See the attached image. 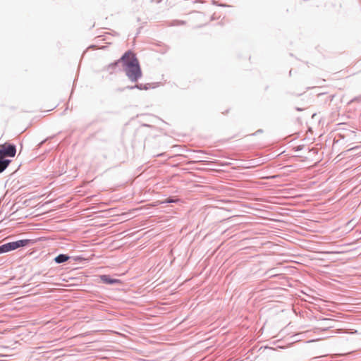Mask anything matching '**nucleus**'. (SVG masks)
<instances>
[{
    "label": "nucleus",
    "instance_id": "nucleus-17",
    "mask_svg": "<svg viewBox=\"0 0 361 361\" xmlns=\"http://www.w3.org/2000/svg\"><path fill=\"white\" fill-rule=\"evenodd\" d=\"M262 132H263V130L262 129H259L255 133H253V135H257V134L261 133Z\"/></svg>",
    "mask_w": 361,
    "mask_h": 361
},
{
    "label": "nucleus",
    "instance_id": "nucleus-15",
    "mask_svg": "<svg viewBox=\"0 0 361 361\" xmlns=\"http://www.w3.org/2000/svg\"><path fill=\"white\" fill-rule=\"evenodd\" d=\"M144 86H145V87H146V88H144V90H147L151 87V84L147 83V84H145Z\"/></svg>",
    "mask_w": 361,
    "mask_h": 361
},
{
    "label": "nucleus",
    "instance_id": "nucleus-13",
    "mask_svg": "<svg viewBox=\"0 0 361 361\" xmlns=\"http://www.w3.org/2000/svg\"><path fill=\"white\" fill-rule=\"evenodd\" d=\"M361 102V94L359 95V96H357V97H355L354 98H353L349 102L348 104H351L353 102Z\"/></svg>",
    "mask_w": 361,
    "mask_h": 361
},
{
    "label": "nucleus",
    "instance_id": "nucleus-3",
    "mask_svg": "<svg viewBox=\"0 0 361 361\" xmlns=\"http://www.w3.org/2000/svg\"><path fill=\"white\" fill-rule=\"evenodd\" d=\"M31 243H32V240L23 239V240L13 241V242L6 243V245L8 251L10 252V251L16 250L20 247L28 246Z\"/></svg>",
    "mask_w": 361,
    "mask_h": 361
},
{
    "label": "nucleus",
    "instance_id": "nucleus-4",
    "mask_svg": "<svg viewBox=\"0 0 361 361\" xmlns=\"http://www.w3.org/2000/svg\"><path fill=\"white\" fill-rule=\"evenodd\" d=\"M101 281L105 284L109 285H116V284H121V281L118 279H113L111 277L110 275L107 274H102L99 276Z\"/></svg>",
    "mask_w": 361,
    "mask_h": 361
},
{
    "label": "nucleus",
    "instance_id": "nucleus-11",
    "mask_svg": "<svg viewBox=\"0 0 361 361\" xmlns=\"http://www.w3.org/2000/svg\"><path fill=\"white\" fill-rule=\"evenodd\" d=\"M126 88L128 89H130V90H132V89H134V88H137V89H139L140 90H144V88H146L145 86H144L143 84H137L134 86H128Z\"/></svg>",
    "mask_w": 361,
    "mask_h": 361
},
{
    "label": "nucleus",
    "instance_id": "nucleus-20",
    "mask_svg": "<svg viewBox=\"0 0 361 361\" xmlns=\"http://www.w3.org/2000/svg\"><path fill=\"white\" fill-rule=\"evenodd\" d=\"M39 274H40V273H39H39H37V274H35L33 275L32 278H35V277H36V276L39 275Z\"/></svg>",
    "mask_w": 361,
    "mask_h": 361
},
{
    "label": "nucleus",
    "instance_id": "nucleus-6",
    "mask_svg": "<svg viewBox=\"0 0 361 361\" xmlns=\"http://www.w3.org/2000/svg\"><path fill=\"white\" fill-rule=\"evenodd\" d=\"M70 256L66 254H59L54 259L56 264H62L67 262L70 259Z\"/></svg>",
    "mask_w": 361,
    "mask_h": 361
},
{
    "label": "nucleus",
    "instance_id": "nucleus-10",
    "mask_svg": "<svg viewBox=\"0 0 361 361\" xmlns=\"http://www.w3.org/2000/svg\"><path fill=\"white\" fill-rule=\"evenodd\" d=\"M53 277V276L49 275V274L47 272L42 276V282L43 283H50L51 279Z\"/></svg>",
    "mask_w": 361,
    "mask_h": 361
},
{
    "label": "nucleus",
    "instance_id": "nucleus-14",
    "mask_svg": "<svg viewBox=\"0 0 361 361\" xmlns=\"http://www.w3.org/2000/svg\"><path fill=\"white\" fill-rule=\"evenodd\" d=\"M309 152L312 153L313 154H317L318 153V149L312 147L309 149Z\"/></svg>",
    "mask_w": 361,
    "mask_h": 361
},
{
    "label": "nucleus",
    "instance_id": "nucleus-22",
    "mask_svg": "<svg viewBox=\"0 0 361 361\" xmlns=\"http://www.w3.org/2000/svg\"><path fill=\"white\" fill-rule=\"evenodd\" d=\"M290 75L292 74V71L290 70V72H289Z\"/></svg>",
    "mask_w": 361,
    "mask_h": 361
},
{
    "label": "nucleus",
    "instance_id": "nucleus-18",
    "mask_svg": "<svg viewBox=\"0 0 361 361\" xmlns=\"http://www.w3.org/2000/svg\"><path fill=\"white\" fill-rule=\"evenodd\" d=\"M45 141H46L45 140H43V141H42V142L38 145L39 147H41V146H42V145L45 142Z\"/></svg>",
    "mask_w": 361,
    "mask_h": 361
},
{
    "label": "nucleus",
    "instance_id": "nucleus-21",
    "mask_svg": "<svg viewBox=\"0 0 361 361\" xmlns=\"http://www.w3.org/2000/svg\"><path fill=\"white\" fill-rule=\"evenodd\" d=\"M323 320L327 322V321H330L331 319H323Z\"/></svg>",
    "mask_w": 361,
    "mask_h": 361
},
{
    "label": "nucleus",
    "instance_id": "nucleus-2",
    "mask_svg": "<svg viewBox=\"0 0 361 361\" xmlns=\"http://www.w3.org/2000/svg\"><path fill=\"white\" fill-rule=\"evenodd\" d=\"M16 154V146L13 143L6 142L0 149V155L2 157H14Z\"/></svg>",
    "mask_w": 361,
    "mask_h": 361
},
{
    "label": "nucleus",
    "instance_id": "nucleus-9",
    "mask_svg": "<svg viewBox=\"0 0 361 361\" xmlns=\"http://www.w3.org/2000/svg\"><path fill=\"white\" fill-rule=\"evenodd\" d=\"M178 199L174 197H169L168 198H166V200H164L162 203L163 204H171V203H176L177 202H178Z\"/></svg>",
    "mask_w": 361,
    "mask_h": 361
},
{
    "label": "nucleus",
    "instance_id": "nucleus-5",
    "mask_svg": "<svg viewBox=\"0 0 361 361\" xmlns=\"http://www.w3.org/2000/svg\"><path fill=\"white\" fill-rule=\"evenodd\" d=\"M11 160L0 155V173H2L10 164Z\"/></svg>",
    "mask_w": 361,
    "mask_h": 361
},
{
    "label": "nucleus",
    "instance_id": "nucleus-8",
    "mask_svg": "<svg viewBox=\"0 0 361 361\" xmlns=\"http://www.w3.org/2000/svg\"><path fill=\"white\" fill-rule=\"evenodd\" d=\"M185 24V21L180 20H173L169 23L170 26H180Z\"/></svg>",
    "mask_w": 361,
    "mask_h": 361
},
{
    "label": "nucleus",
    "instance_id": "nucleus-19",
    "mask_svg": "<svg viewBox=\"0 0 361 361\" xmlns=\"http://www.w3.org/2000/svg\"><path fill=\"white\" fill-rule=\"evenodd\" d=\"M296 110L298 111H302V109L297 107Z\"/></svg>",
    "mask_w": 361,
    "mask_h": 361
},
{
    "label": "nucleus",
    "instance_id": "nucleus-16",
    "mask_svg": "<svg viewBox=\"0 0 361 361\" xmlns=\"http://www.w3.org/2000/svg\"><path fill=\"white\" fill-rule=\"evenodd\" d=\"M303 146L302 145H299V146H297L295 147V151H299V150H301L302 149Z\"/></svg>",
    "mask_w": 361,
    "mask_h": 361
},
{
    "label": "nucleus",
    "instance_id": "nucleus-1",
    "mask_svg": "<svg viewBox=\"0 0 361 361\" xmlns=\"http://www.w3.org/2000/svg\"><path fill=\"white\" fill-rule=\"evenodd\" d=\"M123 71L128 79L133 82H137L142 75V70L138 59L135 54L130 50L125 52L121 57Z\"/></svg>",
    "mask_w": 361,
    "mask_h": 361
},
{
    "label": "nucleus",
    "instance_id": "nucleus-7",
    "mask_svg": "<svg viewBox=\"0 0 361 361\" xmlns=\"http://www.w3.org/2000/svg\"><path fill=\"white\" fill-rule=\"evenodd\" d=\"M122 63V61H121V58L114 61V63H111L108 66V70L110 71V73H113L116 71L117 67L118 66L119 63Z\"/></svg>",
    "mask_w": 361,
    "mask_h": 361
},
{
    "label": "nucleus",
    "instance_id": "nucleus-12",
    "mask_svg": "<svg viewBox=\"0 0 361 361\" xmlns=\"http://www.w3.org/2000/svg\"><path fill=\"white\" fill-rule=\"evenodd\" d=\"M8 252V251L6 243L0 245V255L3 254V253Z\"/></svg>",
    "mask_w": 361,
    "mask_h": 361
}]
</instances>
